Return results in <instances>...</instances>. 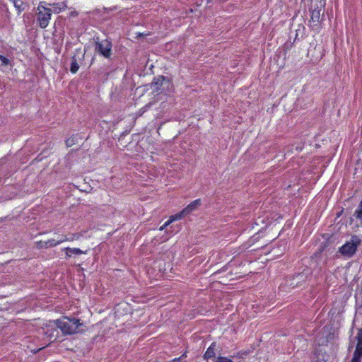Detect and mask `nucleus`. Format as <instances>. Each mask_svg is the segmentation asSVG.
<instances>
[{
    "label": "nucleus",
    "instance_id": "obj_1",
    "mask_svg": "<svg viewBox=\"0 0 362 362\" xmlns=\"http://www.w3.org/2000/svg\"><path fill=\"white\" fill-rule=\"evenodd\" d=\"M45 325V327L40 328L39 334H44L47 338L51 339L55 337L56 327L60 329L64 334H71L80 331L79 327L81 324L79 320L76 318L63 317L54 322H49Z\"/></svg>",
    "mask_w": 362,
    "mask_h": 362
},
{
    "label": "nucleus",
    "instance_id": "obj_2",
    "mask_svg": "<svg viewBox=\"0 0 362 362\" xmlns=\"http://www.w3.org/2000/svg\"><path fill=\"white\" fill-rule=\"evenodd\" d=\"M45 1H40L36 13L37 21L41 28H45L48 26L52 16V10L47 6Z\"/></svg>",
    "mask_w": 362,
    "mask_h": 362
},
{
    "label": "nucleus",
    "instance_id": "obj_3",
    "mask_svg": "<svg viewBox=\"0 0 362 362\" xmlns=\"http://www.w3.org/2000/svg\"><path fill=\"white\" fill-rule=\"evenodd\" d=\"M361 239L357 235H353L350 241L345 243L339 248V252L344 256L348 257H352L357 250V247L360 245Z\"/></svg>",
    "mask_w": 362,
    "mask_h": 362
},
{
    "label": "nucleus",
    "instance_id": "obj_4",
    "mask_svg": "<svg viewBox=\"0 0 362 362\" xmlns=\"http://www.w3.org/2000/svg\"><path fill=\"white\" fill-rule=\"evenodd\" d=\"M326 4V0H311V20L313 22H319L321 11Z\"/></svg>",
    "mask_w": 362,
    "mask_h": 362
},
{
    "label": "nucleus",
    "instance_id": "obj_5",
    "mask_svg": "<svg viewBox=\"0 0 362 362\" xmlns=\"http://www.w3.org/2000/svg\"><path fill=\"white\" fill-rule=\"evenodd\" d=\"M95 49L100 54L109 59L112 52V43L108 40H101L97 42Z\"/></svg>",
    "mask_w": 362,
    "mask_h": 362
},
{
    "label": "nucleus",
    "instance_id": "obj_6",
    "mask_svg": "<svg viewBox=\"0 0 362 362\" xmlns=\"http://www.w3.org/2000/svg\"><path fill=\"white\" fill-rule=\"evenodd\" d=\"M357 344L354 353L353 358L354 361H361L362 358V331L360 330L356 336Z\"/></svg>",
    "mask_w": 362,
    "mask_h": 362
},
{
    "label": "nucleus",
    "instance_id": "obj_7",
    "mask_svg": "<svg viewBox=\"0 0 362 362\" xmlns=\"http://www.w3.org/2000/svg\"><path fill=\"white\" fill-rule=\"evenodd\" d=\"M187 214L185 212H184V210L182 209L179 213L170 216L169 219L160 228V230H164L168 226H169L172 222L177 221L181 219L183 216H186Z\"/></svg>",
    "mask_w": 362,
    "mask_h": 362
},
{
    "label": "nucleus",
    "instance_id": "obj_8",
    "mask_svg": "<svg viewBox=\"0 0 362 362\" xmlns=\"http://www.w3.org/2000/svg\"><path fill=\"white\" fill-rule=\"evenodd\" d=\"M201 205V199H198L193 202H192L190 204H189L185 208L183 209L184 212L187 215L192 212L193 211L196 210L199 206Z\"/></svg>",
    "mask_w": 362,
    "mask_h": 362
},
{
    "label": "nucleus",
    "instance_id": "obj_9",
    "mask_svg": "<svg viewBox=\"0 0 362 362\" xmlns=\"http://www.w3.org/2000/svg\"><path fill=\"white\" fill-rule=\"evenodd\" d=\"M13 5V6L17 10V13L19 15L25 11L27 8V4L24 3L22 0H9Z\"/></svg>",
    "mask_w": 362,
    "mask_h": 362
},
{
    "label": "nucleus",
    "instance_id": "obj_10",
    "mask_svg": "<svg viewBox=\"0 0 362 362\" xmlns=\"http://www.w3.org/2000/svg\"><path fill=\"white\" fill-rule=\"evenodd\" d=\"M216 344L213 342L209 347L206 349V352L204 354V358L205 359L211 358L215 356V349H216Z\"/></svg>",
    "mask_w": 362,
    "mask_h": 362
},
{
    "label": "nucleus",
    "instance_id": "obj_11",
    "mask_svg": "<svg viewBox=\"0 0 362 362\" xmlns=\"http://www.w3.org/2000/svg\"><path fill=\"white\" fill-rule=\"evenodd\" d=\"M65 251H66V255L69 257H71L73 255H79L84 253L79 248L66 247V248H65Z\"/></svg>",
    "mask_w": 362,
    "mask_h": 362
},
{
    "label": "nucleus",
    "instance_id": "obj_12",
    "mask_svg": "<svg viewBox=\"0 0 362 362\" xmlns=\"http://www.w3.org/2000/svg\"><path fill=\"white\" fill-rule=\"evenodd\" d=\"M62 243H64L62 238H61L60 239H57V240L50 239L44 243V246L46 247H54V246H57Z\"/></svg>",
    "mask_w": 362,
    "mask_h": 362
},
{
    "label": "nucleus",
    "instance_id": "obj_13",
    "mask_svg": "<svg viewBox=\"0 0 362 362\" xmlns=\"http://www.w3.org/2000/svg\"><path fill=\"white\" fill-rule=\"evenodd\" d=\"M81 235L79 233H69L67 235L62 236L63 241H73L74 240H78L80 238Z\"/></svg>",
    "mask_w": 362,
    "mask_h": 362
},
{
    "label": "nucleus",
    "instance_id": "obj_14",
    "mask_svg": "<svg viewBox=\"0 0 362 362\" xmlns=\"http://www.w3.org/2000/svg\"><path fill=\"white\" fill-rule=\"evenodd\" d=\"M79 69V64L77 62L75 57L72 58V61L70 66V71L72 74H76Z\"/></svg>",
    "mask_w": 362,
    "mask_h": 362
},
{
    "label": "nucleus",
    "instance_id": "obj_15",
    "mask_svg": "<svg viewBox=\"0 0 362 362\" xmlns=\"http://www.w3.org/2000/svg\"><path fill=\"white\" fill-rule=\"evenodd\" d=\"M214 362H233V361L228 357L219 356L216 358Z\"/></svg>",
    "mask_w": 362,
    "mask_h": 362
},
{
    "label": "nucleus",
    "instance_id": "obj_16",
    "mask_svg": "<svg viewBox=\"0 0 362 362\" xmlns=\"http://www.w3.org/2000/svg\"><path fill=\"white\" fill-rule=\"evenodd\" d=\"M9 64V59H7L6 57L0 54V64L6 66Z\"/></svg>",
    "mask_w": 362,
    "mask_h": 362
},
{
    "label": "nucleus",
    "instance_id": "obj_17",
    "mask_svg": "<svg viewBox=\"0 0 362 362\" xmlns=\"http://www.w3.org/2000/svg\"><path fill=\"white\" fill-rule=\"evenodd\" d=\"M359 209L356 210L354 213V215L356 216V218L359 219L361 224H362V207L359 206Z\"/></svg>",
    "mask_w": 362,
    "mask_h": 362
},
{
    "label": "nucleus",
    "instance_id": "obj_18",
    "mask_svg": "<svg viewBox=\"0 0 362 362\" xmlns=\"http://www.w3.org/2000/svg\"><path fill=\"white\" fill-rule=\"evenodd\" d=\"M45 345L44 344H40V346H38L36 348H33L32 346H28V347L30 349V351H32L33 353H37V351H39L40 350L43 349L45 347Z\"/></svg>",
    "mask_w": 362,
    "mask_h": 362
},
{
    "label": "nucleus",
    "instance_id": "obj_19",
    "mask_svg": "<svg viewBox=\"0 0 362 362\" xmlns=\"http://www.w3.org/2000/svg\"><path fill=\"white\" fill-rule=\"evenodd\" d=\"M66 145H67L68 146H71L74 144V137L69 138V139L66 141Z\"/></svg>",
    "mask_w": 362,
    "mask_h": 362
},
{
    "label": "nucleus",
    "instance_id": "obj_20",
    "mask_svg": "<svg viewBox=\"0 0 362 362\" xmlns=\"http://www.w3.org/2000/svg\"><path fill=\"white\" fill-rule=\"evenodd\" d=\"M180 358H176L172 361V362H180Z\"/></svg>",
    "mask_w": 362,
    "mask_h": 362
},
{
    "label": "nucleus",
    "instance_id": "obj_21",
    "mask_svg": "<svg viewBox=\"0 0 362 362\" xmlns=\"http://www.w3.org/2000/svg\"><path fill=\"white\" fill-rule=\"evenodd\" d=\"M61 10H62V8H54V11H55V12H57V13H59Z\"/></svg>",
    "mask_w": 362,
    "mask_h": 362
},
{
    "label": "nucleus",
    "instance_id": "obj_22",
    "mask_svg": "<svg viewBox=\"0 0 362 362\" xmlns=\"http://www.w3.org/2000/svg\"><path fill=\"white\" fill-rule=\"evenodd\" d=\"M351 362H361L359 361H354V358H352Z\"/></svg>",
    "mask_w": 362,
    "mask_h": 362
}]
</instances>
